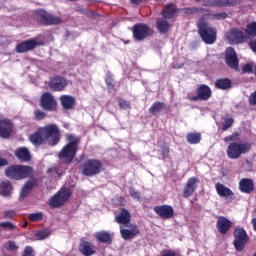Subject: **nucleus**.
I'll return each mask as SVG.
<instances>
[{
  "label": "nucleus",
  "instance_id": "1",
  "mask_svg": "<svg viewBox=\"0 0 256 256\" xmlns=\"http://www.w3.org/2000/svg\"><path fill=\"white\" fill-rule=\"evenodd\" d=\"M29 141L35 147L45 145V143L50 147H55L61 141V130L55 123L47 124L39 127L34 133L30 134Z\"/></svg>",
  "mask_w": 256,
  "mask_h": 256
},
{
  "label": "nucleus",
  "instance_id": "2",
  "mask_svg": "<svg viewBox=\"0 0 256 256\" xmlns=\"http://www.w3.org/2000/svg\"><path fill=\"white\" fill-rule=\"evenodd\" d=\"M66 141L68 142L62 147V149L58 153V159H60V161H64L66 165H71L75 157H77L81 138L73 134H68L66 136Z\"/></svg>",
  "mask_w": 256,
  "mask_h": 256
},
{
  "label": "nucleus",
  "instance_id": "3",
  "mask_svg": "<svg viewBox=\"0 0 256 256\" xmlns=\"http://www.w3.org/2000/svg\"><path fill=\"white\" fill-rule=\"evenodd\" d=\"M5 175L13 181H21L23 179H31L35 172L33 167L27 165H11L5 170Z\"/></svg>",
  "mask_w": 256,
  "mask_h": 256
},
{
  "label": "nucleus",
  "instance_id": "4",
  "mask_svg": "<svg viewBox=\"0 0 256 256\" xmlns=\"http://www.w3.org/2000/svg\"><path fill=\"white\" fill-rule=\"evenodd\" d=\"M198 34L205 45H213L217 41V28L209 23L200 22L197 24Z\"/></svg>",
  "mask_w": 256,
  "mask_h": 256
},
{
  "label": "nucleus",
  "instance_id": "5",
  "mask_svg": "<svg viewBox=\"0 0 256 256\" xmlns=\"http://www.w3.org/2000/svg\"><path fill=\"white\" fill-rule=\"evenodd\" d=\"M104 169L103 162L99 159H88L80 166L81 173L85 177H95Z\"/></svg>",
  "mask_w": 256,
  "mask_h": 256
},
{
  "label": "nucleus",
  "instance_id": "6",
  "mask_svg": "<svg viewBox=\"0 0 256 256\" xmlns=\"http://www.w3.org/2000/svg\"><path fill=\"white\" fill-rule=\"evenodd\" d=\"M250 151L251 143L249 142H231L226 149L229 159H239L241 155H246Z\"/></svg>",
  "mask_w": 256,
  "mask_h": 256
},
{
  "label": "nucleus",
  "instance_id": "7",
  "mask_svg": "<svg viewBox=\"0 0 256 256\" xmlns=\"http://www.w3.org/2000/svg\"><path fill=\"white\" fill-rule=\"evenodd\" d=\"M33 15L35 21H37V23L40 25H61V23H63V19H61V17L53 16L45 9L34 10Z\"/></svg>",
  "mask_w": 256,
  "mask_h": 256
},
{
  "label": "nucleus",
  "instance_id": "8",
  "mask_svg": "<svg viewBox=\"0 0 256 256\" xmlns=\"http://www.w3.org/2000/svg\"><path fill=\"white\" fill-rule=\"evenodd\" d=\"M233 245L238 253L245 250L246 245L249 243V235L245 228L236 227L233 231Z\"/></svg>",
  "mask_w": 256,
  "mask_h": 256
},
{
  "label": "nucleus",
  "instance_id": "9",
  "mask_svg": "<svg viewBox=\"0 0 256 256\" xmlns=\"http://www.w3.org/2000/svg\"><path fill=\"white\" fill-rule=\"evenodd\" d=\"M155 31L145 23H137L132 28V35L135 41H145L147 37L153 36Z\"/></svg>",
  "mask_w": 256,
  "mask_h": 256
},
{
  "label": "nucleus",
  "instance_id": "10",
  "mask_svg": "<svg viewBox=\"0 0 256 256\" xmlns=\"http://www.w3.org/2000/svg\"><path fill=\"white\" fill-rule=\"evenodd\" d=\"M39 106L43 109V111H47L49 113H53L57 111V99L55 96L51 94V92H44L39 99Z\"/></svg>",
  "mask_w": 256,
  "mask_h": 256
},
{
  "label": "nucleus",
  "instance_id": "11",
  "mask_svg": "<svg viewBox=\"0 0 256 256\" xmlns=\"http://www.w3.org/2000/svg\"><path fill=\"white\" fill-rule=\"evenodd\" d=\"M71 195H72L71 190L61 189L49 199L50 207H53L54 209H57V207H62V205H65V203L69 201V199L71 198Z\"/></svg>",
  "mask_w": 256,
  "mask_h": 256
},
{
  "label": "nucleus",
  "instance_id": "12",
  "mask_svg": "<svg viewBox=\"0 0 256 256\" xmlns=\"http://www.w3.org/2000/svg\"><path fill=\"white\" fill-rule=\"evenodd\" d=\"M213 95L211 87L201 84L196 89V95L188 96L189 101H209Z\"/></svg>",
  "mask_w": 256,
  "mask_h": 256
},
{
  "label": "nucleus",
  "instance_id": "13",
  "mask_svg": "<svg viewBox=\"0 0 256 256\" xmlns=\"http://www.w3.org/2000/svg\"><path fill=\"white\" fill-rule=\"evenodd\" d=\"M43 45H45V42L37 41L35 38H31L18 43L16 45L15 51L16 53H29V51H33V49Z\"/></svg>",
  "mask_w": 256,
  "mask_h": 256
},
{
  "label": "nucleus",
  "instance_id": "14",
  "mask_svg": "<svg viewBox=\"0 0 256 256\" xmlns=\"http://www.w3.org/2000/svg\"><path fill=\"white\" fill-rule=\"evenodd\" d=\"M226 39L232 45H241L247 41V36L243 33L242 30L238 28H232L229 32L226 33Z\"/></svg>",
  "mask_w": 256,
  "mask_h": 256
},
{
  "label": "nucleus",
  "instance_id": "15",
  "mask_svg": "<svg viewBox=\"0 0 256 256\" xmlns=\"http://www.w3.org/2000/svg\"><path fill=\"white\" fill-rule=\"evenodd\" d=\"M13 121L0 115V137L1 139H9L13 134Z\"/></svg>",
  "mask_w": 256,
  "mask_h": 256
},
{
  "label": "nucleus",
  "instance_id": "16",
  "mask_svg": "<svg viewBox=\"0 0 256 256\" xmlns=\"http://www.w3.org/2000/svg\"><path fill=\"white\" fill-rule=\"evenodd\" d=\"M78 250L83 256H93L97 254V247L93 245V243L87 241L86 238L80 239Z\"/></svg>",
  "mask_w": 256,
  "mask_h": 256
},
{
  "label": "nucleus",
  "instance_id": "17",
  "mask_svg": "<svg viewBox=\"0 0 256 256\" xmlns=\"http://www.w3.org/2000/svg\"><path fill=\"white\" fill-rule=\"evenodd\" d=\"M154 213L158 215L161 219H173L175 215V210L173 209V206L163 204L158 205L154 207Z\"/></svg>",
  "mask_w": 256,
  "mask_h": 256
},
{
  "label": "nucleus",
  "instance_id": "18",
  "mask_svg": "<svg viewBox=\"0 0 256 256\" xmlns=\"http://www.w3.org/2000/svg\"><path fill=\"white\" fill-rule=\"evenodd\" d=\"M229 17V14L227 12L222 13H204L202 16L198 19L197 25H200V23H209L206 21H221L223 19H227Z\"/></svg>",
  "mask_w": 256,
  "mask_h": 256
},
{
  "label": "nucleus",
  "instance_id": "19",
  "mask_svg": "<svg viewBox=\"0 0 256 256\" xmlns=\"http://www.w3.org/2000/svg\"><path fill=\"white\" fill-rule=\"evenodd\" d=\"M198 183H199V178L197 177H190L187 180L186 185L184 186V189L182 192L184 199H189V197H191V195L195 193Z\"/></svg>",
  "mask_w": 256,
  "mask_h": 256
},
{
  "label": "nucleus",
  "instance_id": "20",
  "mask_svg": "<svg viewBox=\"0 0 256 256\" xmlns=\"http://www.w3.org/2000/svg\"><path fill=\"white\" fill-rule=\"evenodd\" d=\"M233 226V223L227 219L225 216L218 217L216 228L220 235H227L229 233V230Z\"/></svg>",
  "mask_w": 256,
  "mask_h": 256
},
{
  "label": "nucleus",
  "instance_id": "21",
  "mask_svg": "<svg viewBox=\"0 0 256 256\" xmlns=\"http://www.w3.org/2000/svg\"><path fill=\"white\" fill-rule=\"evenodd\" d=\"M239 191L246 195H251L255 191V182L251 178H242L239 181Z\"/></svg>",
  "mask_w": 256,
  "mask_h": 256
},
{
  "label": "nucleus",
  "instance_id": "22",
  "mask_svg": "<svg viewBox=\"0 0 256 256\" xmlns=\"http://www.w3.org/2000/svg\"><path fill=\"white\" fill-rule=\"evenodd\" d=\"M67 85V79H64L61 76H55L50 80L49 87L51 91H63Z\"/></svg>",
  "mask_w": 256,
  "mask_h": 256
},
{
  "label": "nucleus",
  "instance_id": "23",
  "mask_svg": "<svg viewBox=\"0 0 256 256\" xmlns=\"http://www.w3.org/2000/svg\"><path fill=\"white\" fill-rule=\"evenodd\" d=\"M225 63L226 65H239V57H237V52L235 48L228 47L225 50Z\"/></svg>",
  "mask_w": 256,
  "mask_h": 256
},
{
  "label": "nucleus",
  "instance_id": "24",
  "mask_svg": "<svg viewBox=\"0 0 256 256\" xmlns=\"http://www.w3.org/2000/svg\"><path fill=\"white\" fill-rule=\"evenodd\" d=\"M94 237L98 243H103L104 245H111L113 243V236L105 230L96 232Z\"/></svg>",
  "mask_w": 256,
  "mask_h": 256
},
{
  "label": "nucleus",
  "instance_id": "25",
  "mask_svg": "<svg viewBox=\"0 0 256 256\" xmlns=\"http://www.w3.org/2000/svg\"><path fill=\"white\" fill-rule=\"evenodd\" d=\"M120 233H121L122 239H124L125 241H129L131 239H135V237H137V235H141V230H139L138 226H134L130 230L129 229H121Z\"/></svg>",
  "mask_w": 256,
  "mask_h": 256
},
{
  "label": "nucleus",
  "instance_id": "26",
  "mask_svg": "<svg viewBox=\"0 0 256 256\" xmlns=\"http://www.w3.org/2000/svg\"><path fill=\"white\" fill-rule=\"evenodd\" d=\"M37 183L38 181L36 180V178H32L31 180H28L21 189L20 192V199H25V197H27L31 191H33V187H37Z\"/></svg>",
  "mask_w": 256,
  "mask_h": 256
},
{
  "label": "nucleus",
  "instance_id": "27",
  "mask_svg": "<svg viewBox=\"0 0 256 256\" xmlns=\"http://www.w3.org/2000/svg\"><path fill=\"white\" fill-rule=\"evenodd\" d=\"M177 5L173 3H169L164 5L161 15L164 19H173L175 17V14L177 13Z\"/></svg>",
  "mask_w": 256,
  "mask_h": 256
},
{
  "label": "nucleus",
  "instance_id": "28",
  "mask_svg": "<svg viewBox=\"0 0 256 256\" xmlns=\"http://www.w3.org/2000/svg\"><path fill=\"white\" fill-rule=\"evenodd\" d=\"M214 86L220 91H229L233 87V81L229 78H218L215 80Z\"/></svg>",
  "mask_w": 256,
  "mask_h": 256
},
{
  "label": "nucleus",
  "instance_id": "29",
  "mask_svg": "<svg viewBox=\"0 0 256 256\" xmlns=\"http://www.w3.org/2000/svg\"><path fill=\"white\" fill-rule=\"evenodd\" d=\"M115 221L120 225H129L131 223V213H129V210L122 208L119 215L116 216Z\"/></svg>",
  "mask_w": 256,
  "mask_h": 256
},
{
  "label": "nucleus",
  "instance_id": "30",
  "mask_svg": "<svg viewBox=\"0 0 256 256\" xmlns=\"http://www.w3.org/2000/svg\"><path fill=\"white\" fill-rule=\"evenodd\" d=\"M61 106L65 111H69L75 107V97L69 95H62L60 97Z\"/></svg>",
  "mask_w": 256,
  "mask_h": 256
},
{
  "label": "nucleus",
  "instance_id": "31",
  "mask_svg": "<svg viewBox=\"0 0 256 256\" xmlns=\"http://www.w3.org/2000/svg\"><path fill=\"white\" fill-rule=\"evenodd\" d=\"M156 29L161 33V35H165L169 33L171 29V24L167 21L166 18H158L156 20Z\"/></svg>",
  "mask_w": 256,
  "mask_h": 256
},
{
  "label": "nucleus",
  "instance_id": "32",
  "mask_svg": "<svg viewBox=\"0 0 256 256\" xmlns=\"http://www.w3.org/2000/svg\"><path fill=\"white\" fill-rule=\"evenodd\" d=\"M215 187L219 197H225L226 199H229V197H233L234 195L232 189L227 188L225 185L221 183H216Z\"/></svg>",
  "mask_w": 256,
  "mask_h": 256
},
{
  "label": "nucleus",
  "instance_id": "33",
  "mask_svg": "<svg viewBox=\"0 0 256 256\" xmlns=\"http://www.w3.org/2000/svg\"><path fill=\"white\" fill-rule=\"evenodd\" d=\"M15 157H17L19 161H24V162L31 161V152H29V149L25 147H19L15 151Z\"/></svg>",
  "mask_w": 256,
  "mask_h": 256
},
{
  "label": "nucleus",
  "instance_id": "34",
  "mask_svg": "<svg viewBox=\"0 0 256 256\" xmlns=\"http://www.w3.org/2000/svg\"><path fill=\"white\" fill-rule=\"evenodd\" d=\"M165 109H167V104L156 101L149 108V113L151 115H157V113H161V111H165Z\"/></svg>",
  "mask_w": 256,
  "mask_h": 256
},
{
  "label": "nucleus",
  "instance_id": "35",
  "mask_svg": "<svg viewBox=\"0 0 256 256\" xmlns=\"http://www.w3.org/2000/svg\"><path fill=\"white\" fill-rule=\"evenodd\" d=\"M212 7H237V0H213Z\"/></svg>",
  "mask_w": 256,
  "mask_h": 256
},
{
  "label": "nucleus",
  "instance_id": "36",
  "mask_svg": "<svg viewBox=\"0 0 256 256\" xmlns=\"http://www.w3.org/2000/svg\"><path fill=\"white\" fill-rule=\"evenodd\" d=\"M0 189L3 197H9L13 191V184L9 180L3 181L0 183Z\"/></svg>",
  "mask_w": 256,
  "mask_h": 256
},
{
  "label": "nucleus",
  "instance_id": "37",
  "mask_svg": "<svg viewBox=\"0 0 256 256\" xmlns=\"http://www.w3.org/2000/svg\"><path fill=\"white\" fill-rule=\"evenodd\" d=\"M246 39H255L256 37V22H251L245 28Z\"/></svg>",
  "mask_w": 256,
  "mask_h": 256
},
{
  "label": "nucleus",
  "instance_id": "38",
  "mask_svg": "<svg viewBox=\"0 0 256 256\" xmlns=\"http://www.w3.org/2000/svg\"><path fill=\"white\" fill-rule=\"evenodd\" d=\"M186 140L188 141V143H190V145H197V144L201 143V133L190 132L187 134Z\"/></svg>",
  "mask_w": 256,
  "mask_h": 256
},
{
  "label": "nucleus",
  "instance_id": "39",
  "mask_svg": "<svg viewBox=\"0 0 256 256\" xmlns=\"http://www.w3.org/2000/svg\"><path fill=\"white\" fill-rule=\"evenodd\" d=\"M51 235V231L49 229L38 230L34 233V237H36L37 241H43L47 239Z\"/></svg>",
  "mask_w": 256,
  "mask_h": 256
},
{
  "label": "nucleus",
  "instance_id": "40",
  "mask_svg": "<svg viewBox=\"0 0 256 256\" xmlns=\"http://www.w3.org/2000/svg\"><path fill=\"white\" fill-rule=\"evenodd\" d=\"M160 153L163 161H165V159H169V155L171 153V148H169V143L164 142L163 145L160 146Z\"/></svg>",
  "mask_w": 256,
  "mask_h": 256
},
{
  "label": "nucleus",
  "instance_id": "41",
  "mask_svg": "<svg viewBox=\"0 0 256 256\" xmlns=\"http://www.w3.org/2000/svg\"><path fill=\"white\" fill-rule=\"evenodd\" d=\"M181 11L186 13L187 15H193V13H209V10L205 8H197V7L182 8Z\"/></svg>",
  "mask_w": 256,
  "mask_h": 256
},
{
  "label": "nucleus",
  "instance_id": "42",
  "mask_svg": "<svg viewBox=\"0 0 256 256\" xmlns=\"http://www.w3.org/2000/svg\"><path fill=\"white\" fill-rule=\"evenodd\" d=\"M4 249L6 251H10V253H17V251L19 250V246L15 241L10 240L4 244Z\"/></svg>",
  "mask_w": 256,
  "mask_h": 256
},
{
  "label": "nucleus",
  "instance_id": "43",
  "mask_svg": "<svg viewBox=\"0 0 256 256\" xmlns=\"http://www.w3.org/2000/svg\"><path fill=\"white\" fill-rule=\"evenodd\" d=\"M224 123L221 125V131H227L233 127V123H235V119L223 117Z\"/></svg>",
  "mask_w": 256,
  "mask_h": 256
},
{
  "label": "nucleus",
  "instance_id": "44",
  "mask_svg": "<svg viewBox=\"0 0 256 256\" xmlns=\"http://www.w3.org/2000/svg\"><path fill=\"white\" fill-rule=\"evenodd\" d=\"M35 121H43L47 117V112L44 110H41L39 108L35 109L33 112Z\"/></svg>",
  "mask_w": 256,
  "mask_h": 256
},
{
  "label": "nucleus",
  "instance_id": "45",
  "mask_svg": "<svg viewBox=\"0 0 256 256\" xmlns=\"http://www.w3.org/2000/svg\"><path fill=\"white\" fill-rule=\"evenodd\" d=\"M105 83L110 91L115 89V79H113V75L109 72L106 73Z\"/></svg>",
  "mask_w": 256,
  "mask_h": 256
},
{
  "label": "nucleus",
  "instance_id": "46",
  "mask_svg": "<svg viewBox=\"0 0 256 256\" xmlns=\"http://www.w3.org/2000/svg\"><path fill=\"white\" fill-rule=\"evenodd\" d=\"M28 219L32 223H37L39 221H43V212L31 213V214H29Z\"/></svg>",
  "mask_w": 256,
  "mask_h": 256
},
{
  "label": "nucleus",
  "instance_id": "47",
  "mask_svg": "<svg viewBox=\"0 0 256 256\" xmlns=\"http://www.w3.org/2000/svg\"><path fill=\"white\" fill-rule=\"evenodd\" d=\"M0 227L1 229H6L7 231H15L17 229V226L9 221L1 222Z\"/></svg>",
  "mask_w": 256,
  "mask_h": 256
},
{
  "label": "nucleus",
  "instance_id": "48",
  "mask_svg": "<svg viewBox=\"0 0 256 256\" xmlns=\"http://www.w3.org/2000/svg\"><path fill=\"white\" fill-rule=\"evenodd\" d=\"M17 215V212L15 210H6L3 212L2 219H13Z\"/></svg>",
  "mask_w": 256,
  "mask_h": 256
},
{
  "label": "nucleus",
  "instance_id": "49",
  "mask_svg": "<svg viewBox=\"0 0 256 256\" xmlns=\"http://www.w3.org/2000/svg\"><path fill=\"white\" fill-rule=\"evenodd\" d=\"M119 107H120V109H124L125 111H127V109L131 108V104L129 103V101H127L125 99H120Z\"/></svg>",
  "mask_w": 256,
  "mask_h": 256
},
{
  "label": "nucleus",
  "instance_id": "50",
  "mask_svg": "<svg viewBox=\"0 0 256 256\" xmlns=\"http://www.w3.org/2000/svg\"><path fill=\"white\" fill-rule=\"evenodd\" d=\"M22 256H35V250H33V247L31 246H26Z\"/></svg>",
  "mask_w": 256,
  "mask_h": 256
},
{
  "label": "nucleus",
  "instance_id": "51",
  "mask_svg": "<svg viewBox=\"0 0 256 256\" xmlns=\"http://www.w3.org/2000/svg\"><path fill=\"white\" fill-rule=\"evenodd\" d=\"M129 193L133 199H137V201H141V193L139 191L134 190L133 188H129Z\"/></svg>",
  "mask_w": 256,
  "mask_h": 256
},
{
  "label": "nucleus",
  "instance_id": "52",
  "mask_svg": "<svg viewBox=\"0 0 256 256\" xmlns=\"http://www.w3.org/2000/svg\"><path fill=\"white\" fill-rule=\"evenodd\" d=\"M245 73H253L252 65H244L241 69V75H245Z\"/></svg>",
  "mask_w": 256,
  "mask_h": 256
},
{
  "label": "nucleus",
  "instance_id": "53",
  "mask_svg": "<svg viewBox=\"0 0 256 256\" xmlns=\"http://www.w3.org/2000/svg\"><path fill=\"white\" fill-rule=\"evenodd\" d=\"M249 105H256V91H254L252 94H250L248 98Z\"/></svg>",
  "mask_w": 256,
  "mask_h": 256
},
{
  "label": "nucleus",
  "instance_id": "54",
  "mask_svg": "<svg viewBox=\"0 0 256 256\" xmlns=\"http://www.w3.org/2000/svg\"><path fill=\"white\" fill-rule=\"evenodd\" d=\"M238 136H239L238 133H234L232 135L226 136L224 138V141H225V143H231V141H235V138L238 137Z\"/></svg>",
  "mask_w": 256,
  "mask_h": 256
},
{
  "label": "nucleus",
  "instance_id": "55",
  "mask_svg": "<svg viewBox=\"0 0 256 256\" xmlns=\"http://www.w3.org/2000/svg\"><path fill=\"white\" fill-rule=\"evenodd\" d=\"M47 173H56V175H63V173H61V171L59 170V167L57 166L49 168L47 170Z\"/></svg>",
  "mask_w": 256,
  "mask_h": 256
},
{
  "label": "nucleus",
  "instance_id": "56",
  "mask_svg": "<svg viewBox=\"0 0 256 256\" xmlns=\"http://www.w3.org/2000/svg\"><path fill=\"white\" fill-rule=\"evenodd\" d=\"M248 47H250L251 51L256 54V39L250 40L248 42Z\"/></svg>",
  "mask_w": 256,
  "mask_h": 256
},
{
  "label": "nucleus",
  "instance_id": "57",
  "mask_svg": "<svg viewBox=\"0 0 256 256\" xmlns=\"http://www.w3.org/2000/svg\"><path fill=\"white\" fill-rule=\"evenodd\" d=\"M161 256H177V253L173 250H166L161 252Z\"/></svg>",
  "mask_w": 256,
  "mask_h": 256
},
{
  "label": "nucleus",
  "instance_id": "58",
  "mask_svg": "<svg viewBox=\"0 0 256 256\" xmlns=\"http://www.w3.org/2000/svg\"><path fill=\"white\" fill-rule=\"evenodd\" d=\"M9 165V161L5 158L0 157V167H7Z\"/></svg>",
  "mask_w": 256,
  "mask_h": 256
},
{
  "label": "nucleus",
  "instance_id": "59",
  "mask_svg": "<svg viewBox=\"0 0 256 256\" xmlns=\"http://www.w3.org/2000/svg\"><path fill=\"white\" fill-rule=\"evenodd\" d=\"M143 1H148V0H130V3L132 5H141V3H143Z\"/></svg>",
  "mask_w": 256,
  "mask_h": 256
},
{
  "label": "nucleus",
  "instance_id": "60",
  "mask_svg": "<svg viewBox=\"0 0 256 256\" xmlns=\"http://www.w3.org/2000/svg\"><path fill=\"white\" fill-rule=\"evenodd\" d=\"M230 68L233 71H238V73H241V68H239V65H230Z\"/></svg>",
  "mask_w": 256,
  "mask_h": 256
},
{
  "label": "nucleus",
  "instance_id": "61",
  "mask_svg": "<svg viewBox=\"0 0 256 256\" xmlns=\"http://www.w3.org/2000/svg\"><path fill=\"white\" fill-rule=\"evenodd\" d=\"M251 223H252V225H253L254 231L256 232V218H253V219L251 220Z\"/></svg>",
  "mask_w": 256,
  "mask_h": 256
},
{
  "label": "nucleus",
  "instance_id": "62",
  "mask_svg": "<svg viewBox=\"0 0 256 256\" xmlns=\"http://www.w3.org/2000/svg\"><path fill=\"white\" fill-rule=\"evenodd\" d=\"M90 16H91V17H98L99 14H97V13L94 12V11H91V12H90Z\"/></svg>",
  "mask_w": 256,
  "mask_h": 256
},
{
  "label": "nucleus",
  "instance_id": "63",
  "mask_svg": "<svg viewBox=\"0 0 256 256\" xmlns=\"http://www.w3.org/2000/svg\"><path fill=\"white\" fill-rule=\"evenodd\" d=\"M175 69H181V66L175 67Z\"/></svg>",
  "mask_w": 256,
  "mask_h": 256
},
{
  "label": "nucleus",
  "instance_id": "64",
  "mask_svg": "<svg viewBox=\"0 0 256 256\" xmlns=\"http://www.w3.org/2000/svg\"><path fill=\"white\" fill-rule=\"evenodd\" d=\"M254 256H256V252H255Z\"/></svg>",
  "mask_w": 256,
  "mask_h": 256
}]
</instances>
